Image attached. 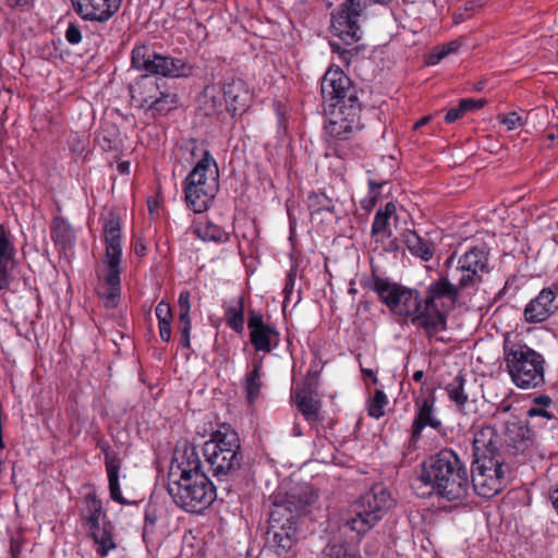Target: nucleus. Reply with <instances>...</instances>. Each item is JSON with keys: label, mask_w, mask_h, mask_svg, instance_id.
<instances>
[{"label": "nucleus", "mask_w": 558, "mask_h": 558, "mask_svg": "<svg viewBox=\"0 0 558 558\" xmlns=\"http://www.w3.org/2000/svg\"><path fill=\"white\" fill-rule=\"evenodd\" d=\"M422 480L450 501L466 497L470 481L469 471L459 454L449 448L429 457L424 462Z\"/></svg>", "instance_id": "obj_1"}, {"label": "nucleus", "mask_w": 558, "mask_h": 558, "mask_svg": "<svg viewBox=\"0 0 558 558\" xmlns=\"http://www.w3.org/2000/svg\"><path fill=\"white\" fill-rule=\"evenodd\" d=\"M464 289V287H459V280L457 283L450 281L448 271L440 272L438 278L432 280L425 288L422 295V308L426 337L432 338L446 329L447 313L456 306L460 291Z\"/></svg>", "instance_id": "obj_2"}, {"label": "nucleus", "mask_w": 558, "mask_h": 558, "mask_svg": "<svg viewBox=\"0 0 558 558\" xmlns=\"http://www.w3.org/2000/svg\"><path fill=\"white\" fill-rule=\"evenodd\" d=\"M203 453L213 475L219 481L233 478L241 469L243 454L238 433L222 424L203 445Z\"/></svg>", "instance_id": "obj_3"}, {"label": "nucleus", "mask_w": 558, "mask_h": 558, "mask_svg": "<svg viewBox=\"0 0 558 558\" xmlns=\"http://www.w3.org/2000/svg\"><path fill=\"white\" fill-rule=\"evenodd\" d=\"M504 363L512 383L520 389H534L545 383V359L521 340H504Z\"/></svg>", "instance_id": "obj_4"}, {"label": "nucleus", "mask_w": 558, "mask_h": 558, "mask_svg": "<svg viewBox=\"0 0 558 558\" xmlns=\"http://www.w3.org/2000/svg\"><path fill=\"white\" fill-rule=\"evenodd\" d=\"M362 109V102L327 109L325 133L329 154L341 159H347L353 154L351 142L355 134L364 128L361 117Z\"/></svg>", "instance_id": "obj_5"}, {"label": "nucleus", "mask_w": 558, "mask_h": 558, "mask_svg": "<svg viewBox=\"0 0 558 558\" xmlns=\"http://www.w3.org/2000/svg\"><path fill=\"white\" fill-rule=\"evenodd\" d=\"M369 289L393 315L408 319L413 326L424 330L422 294L418 290L374 274L369 281Z\"/></svg>", "instance_id": "obj_6"}, {"label": "nucleus", "mask_w": 558, "mask_h": 558, "mask_svg": "<svg viewBox=\"0 0 558 558\" xmlns=\"http://www.w3.org/2000/svg\"><path fill=\"white\" fill-rule=\"evenodd\" d=\"M218 190V166L209 150L205 149L184 180L186 204L194 213L202 214L209 208Z\"/></svg>", "instance_id": "obj_7"}, {"label": "nucleus", "mask_w": 558, "mask_h": 558, "mask_svg": "<svg viewBox=\"0 0 558 558\" xmlns=\"http://www.w3.org/2000/svg\"><path fill=\"white\" fill-rule=\"evenodd\" d=\"M313 502L312 496H301L295 493L287 495L283 502H274L270 512L269 534L278 556L288 554L296 543L295 517Z\"/></svg>", "instance_id": "obj_8"}, {"label": "nucleus", "mask_w": 558, "mask_h": 558, "mask_svg": "<svg viewBox=\"0 0 558 558\" xmlns=\"http://www.w3.org/2000/svg\"><path fill=\"white\" fill-rule=\"evenodd\" d=\"M393 502L387 487L383 484H375L369 492L350 506L344 525L357 535H365L384 518Z\"/></svg>", "instance_id": "obj_9"}, {"label": "nucleus", "mask_w": 558, "mask_h": 558, "mask_svg": "<svg viewBox=\"0 0 558 558\" xmlns=\"http://www.w3.org/2000/svg\"><path fill=\"white\" fill-rule=\"evenodd\" d=\"M130 94L132 100L153 117L166 116L177 108V93L161 78L144 75L131 86Z\"/></svg>", "instance_id": "obj_10"}, {"label": "nucleus", "mask_w": 558, "mask_h": 558, "mask_svg": "<svg viewBox=\"0 0 558 558\" xmlns=\"http://www.w3.org/2000/svg\"><path fill=\"white\" fill-rule=\"evenodd\" d=\"M168 493L173 502L186 512L199 513L217 498L216 487L206 474L168 484Z\"/></svg>", "instance_id": "obj_11"}, {"label": "nucleus", "mask_w": 558, "mask_h": 558, "mask_svg": "<svg viewBox=\"0 0 558 558\" xmlns=\"http://www.w3.org/2000/svg\"><path fill=\"white\" fill-rule=\"evenodd\" d=\"M513 464L508 458L472 461L471 474L474 492L483 498H492L510 483Z\"/></svg>", "instance_id": "obj_12"}, {"label": "nucleus", "mask_w": 558, "mask_h": 558, "mask_svg": "<svg viewBox=\"0 0 558 558\" xmlns=\"http://www.w3.org/2000/svg\"><path fill=\"white\" fill-rule=\"evenodd\" d=\"M102 239L105 255L102 257V270L100 281L121 284L122 262V233L120 217L110 213L102 222Z\"/></svg>", "instance_id": "obj_13"}, {"label": "nucleus", "mask_w": 558, "mask_h": 558, "mask_svg": "<svg viewBox=\"0 0 558 558\" xmlns=\"http://www.w3.org/2000/svg\"><path fill=\"white\" fill-rule=\"evenodd\" d=\"M320 92L328 108L361 102V90L339 65H330L320 82Z\"/></svg>", "instance_id": "obj_14"}, {"label": "nucleus", "mask_w": 558, "mask_h": 558, "mask_svg": "<svg viewBox=\"0 0 558 558\" xmlns=\"http://www.w3.org/2000/svg\"><path fill=\"white\" fill-rule=\"evenodd\" d=\"M504 452L512 464L525 463L535 453V438L531 429L521 422L507 421L504 430Z\"/></svg>", "instance_id": "obj_15"}, {"label": "nucleus", "mask_w": 558, "mask_h": 558, "mask_svg": "<svg viewBox=\"0 0 558 558\" xmlns=\"http://www.w3.org/2000/svg\"><path fill=\"white\" fill-rule=\"evenodd\" d=\"M414 417L411 424L410 445L416 447L422 438L425 427H430L441 433L445 427L441 420L436 414V396L433 389H420V395L414 397Z\"/></svg>", "instance_id": "obj_16"}, {"label": "nucleus", "mask_w": 558, "mask_h": 558, "mask_svg": "<svg viewBox=\"0 0 558 558\" xmlns=\"http://www.w3.org/2000/svg\"><path fill=\"white\" fill-rule=\"evenodd\" d=\"M362 14L361 0H345L339 9L332 13L331 31L347 44H352L361 38L359 17Z\"/></svg>", "instance_id": "obj_17"}, {"label": "nucleus", "mask_w": 558, "mask_h": 558, "mask_svg": "<svg viewBox=\"0 0 558 558\" xmlns=\"http://www.w3.org/2000/svg\"><path fill=\"white\" fill-rule=\"evenodd\" d=\"M454 270L460 274L459 287H477L482 283L483 276L489 272L488 252L485 247L470 248L459 258Z\"/></svg>", "instance_id": "obj_18"}, {"label": "nucleus", "mask_w": 558, "mask_h": 558, "mask_svg": "<svg viewBox=\"0 0 558 558\" xmlns=\"http://www.w3.org/2000/svg\"><path fill=\"white\" fill-rule=\"evenodd\" d=\"M194 474H205L196 447L187 441L178 445L168 472V484L193 477Z\"/></svg>", "instance_id": "obj_19"}, {"label": "nucleus", "mask_w": 558, "mask_h": 558, "mask_svg": "<svg viewBox=\"0 0 558 558\" xmlns=\"http://www.w3.org/2000/svg\"><path fill=\"white\" fill-rule=\"evenodd\" d=\"M472 461L485 462L489 459L507 458L504 452L502 437L492 425L475 429L472 440Z\"/></svg>", "instance_id": "obj_20"}, {"label": "nucleus", "mask_w": 558, "mask_h": 558, "mask_svg": "<svg viewBox=\"0 0 558 558\" xmlns=\"http://www.w3.org/2000/svg\"><path fill=\"white\" fill-rule=\"evenodd\" d=\"M247 327L250 329V341L256 351L269 353L279 345V331L264 322L262 313L250 310Z\"/></svg>", "instance_id": "obj_21"}, {"label": "nucleus", "mask_w": 558, "mask_h": 558, "mask_svg": "<svg viewBox=\"0 0 558 558\" xmlns=\"http://www.w3.org/2000/svg\"><path fill=\"white\" fill-rule=\"evenodd\" d=\"M122 0H70L73 11L86 22L107 23L116 15Z\"/></svg>", "instance_id": "obj_22"}, {"label": "nucleus", "mask_w": 558, "mask_h": 558, "mask_svg": "<svg viewBox=\"0 0 558 558\" xmlns=\"http://www.w3.org/2000/svg\"><path fill=\"white\" fill-rule=\"evenodd\" d=\"M15 255L14 236L9 228L0 223V291L2 292L9 291L14 281Z\"/></svg>", "instance_id": "obj_23"}, {"label": "nucleus", "mask_w": 558, "mask_h": 558, "mask_svg": "<svg viewBox=\"0 0 558 558\" xmlns=\"http://www.w3.org/2000/svg\"><path fill=\"white\" fill-rule=\"evenodd\" d=\"M557 288H544L536 298L532 299L525 306L524 318L527 323H543L557 310Z\"/></svg>", "instance_id": "obj_24"}, {"label": "nucleus", "mask_w": 558, "mask_h": 558, "mask_svg": "<svg viewBox=\"0 0 558 558\" xmlns=\"http://www.w3.org/2000/svg\"><path fill=\"white\" fill-rule=\"evenodd\" d=\"M98 448L105 456V465L109 482L110 498L120 505H126L128 500L122 496L119 483L121 459L117 452L111 450L110 445L105 440L98 441Z\"/></svg>", "instance_id": "obj_25"}, {"label": "nucleus", "mask_w": 558, "mask_h": 558, "mask_svg": "<svg viewBox=\"0 0 558 558\" xmlns=\"http://www.w3.org/2000/svg\"><path fill=\"white\" fill-rule=\"evenodd\" d=\"M220 90L226 104V110L231 116H235L239 111H243L245 109L247 88L242 80L232 78L231 81L226 82Z\"/></svg>", "instance_id": "obj_26"}, {"label": "nucleus", "mask_w": 558, "mask_h": 558, "mask_svg": "<svg viewBox=\"0 0 558 558\" xmlns=\"http://www.w3.org/2000/svg\"><path fill=\"white\" fill-rule=\"evenodd\" d=\"M161 54L154 51L150 47L146 45H136L131 54V63L132 68L146 72L150 75H156L158 68V59H160Z\"/></svg>", "instance_id": "obj_27"}, {"label": "nucleus", "mask_w": 558, "mask_h": 558, "mask_svg": "<svg viewBox=\"0 0 558 558\" xmlns=\"http://www.w3.org/2000/svg\"><path fill=\"white\" fill-rule=\"evenodd\" d=\"M401 241L409 252L421 259L428 262L434 256L433 244L421 238L415 231L407 229L401 233Z\"/></svg>", "instance_id": "obj_28"}, {"label": "nucleus", "mask_w": 558, "mask_h": 558, "mask_svg": "<svg viewBox=\"0 0 558 558\" xmlns=\"http://www.w3.org/2000/svg\"><path fill=\"white\" fill-rule=\"evenodd\" d=\"M87 534L93 538L96 553L101 557L117 547L113 541V525L110 522L104 521L101 525L87 530Z\"/></svg>", "instance_id": "obj_29"}, {"label": "nucleus", "mask_w": 558, "mask_h": 558, "mask_svg": "<svg viewBox=\"0 0 558 558\" xmlns=\"http://www.w3.org/2000/svg\"><path fill=\"white\" fill-rule=\"evenodd\" d=\"M192 72V66L182 58L162 56L158 59L156 75L168 77L187 76Z\"/></svg>", "instance_id": "obj_30"}, {"label": "nucleus", "mask_w": 558, "mask_h": 558, "mask_svg": "<svg viewBox=\"0 0 558 558\" xmlns=\"http://www.w3.org/2000/svg\"><path fill=\"white\" fill-rule=\"evenodd\" d=\"M397 207L392 202H388L384 208H379L372 223V235L378 240L391 236L389 220L396 214Z\"/></svg>", "instance_id": "obj_31"}, {"label": "nucleus", "mask_w": 558, "mask_h": 558, "mask_svg": "<svg viewBox=\"0 0 558 558\" xmlns=\"http://www.w3.org/2000/svg\"><path fill=\"white\" fill-rule=\"evenodd\" d=\"M294 399L298 409L304 415L306 421L315 422L318 420L320 402L311 390L305 388L298 389L295 391Z\"/></svg>", "instance_id": "obj_32"}, {"label": "nucleus", "mask_w": 558, "mask_h": 558, "mask_svg": "<svg viewBox=\"0 0 558 558\" xmlns=\"http://www.w3.org/2000/svg\"><path fill=\"white\" fill-rule=\"evenodd\" d=\"M192 228L193 233L203 241L225 243L230 239V234L227 231L209 220L199 219L194 222Z\"/></svg>", "instance_id": "obj_33"}, {"label": "nucleus", "mask_w": 558, "mask_h": 558, "mask_svg": "<svg viewBox=\"0 0 558 558\" xmlns=\"http://www.w3.org/2000/svg\"><path fill=\"white\" fill-rule=\"evenodd\" d=\"M86 508L83 511L82 520L83 526L87 530L101 525V517L105 519L106 514L102 511V502L94 493H89L85 497Z\"/></svg>", "instance_id": "obj_34"}, {"label": "nucleus", "mask_w": 558, "mask_h": 558, "mask_svg": "<svg viewBox=\"0 0 558 558\" xmlns=\"http://www.w3.org/2000/svg\"><path fill=\"white\" fill-rule=\"evenodd\" d=\"M262 361H255L252 365V369L246 374L244 379V389L246 392L247 401L253 404L260 395L262 388Z\"/></svg>", "instance_id": "obj_35"}, {"label": "nucleus", "mask_w": 558, "mask_h": 558, "mask_svg": "<svg viewBox=\"0 0 558 558\" xmlns=\"http://www.w3.org/2000/svg\"><path fill=\"white\" fill-rule=\"evenodd\" d=\"M51 239L62 250L71 246L74 233L70 223L62 217H54L51 223Z\"/></svg>", "instance_id": "obj_36"}, {"label": "nucleus", "mask_w": 558, "mask_h": 558, "mask_svg": "<svg viewBox=\"0 0 558 558\" xmlns=\"http://www.w3.org/2000/svg\"><path fill=\"white\" fill-rule=\"evenodd\" d=\"M465 381V377L460 373L445 387L449 400L454 403L458 411H463L469 401V396L464 390Z\"/></svg>", "instance_id": "obj_37"}, {"label": "nucleus", "mask_w": 558, "mask_h": 558, "mask_svg": "<svg viewBox=\"0 0 558 558\" xmlns=\"http://www.w3.org/2000/svg\"><path fill=\"white\" fill-rule=\"evenodd\" d=\"M121 290L120 283H107L106 281L99 280L96 287V294L101 300L105 307L116 308L120 302Z\"/></svg>", "instance_id": "obj_38"}, {"label": "nucleus", "mask_w": 558, "mask_h": 558, "mask_svg": "<svg viewBox=\"0 0 558 558\" xmlns=\"http://www.w3.org/2000/svg\"><path fill=\"white\" fill-rule=\"evenodd\" d=\"M306 204L312 217L323 213L332 214L335 209L332 198L327 196L324 192L310 193Z\"/></svg>", "instance_id": "obj_39"}, {"label": "nucleus", "mask_w": 558, "mask_h": 558, "mask_svg": "<svg viewBox=\"0 0 558 558\" xmlns=\"http://www.w3.org/2000/svg\"><path fill=\"white\" fill-rule=\"evenodd\" d=\"M95 141L102 150L110 151L118 148L119 130L114 124L105 123L96 134Z\"/></svg>", "instance_id": "obj_40"}, {"label": "nucleus", "mask_w": 558, "mask_h": 558, "mask_svg": "<svg viewBox=\"0 0 558 558\" xmlns=\"http://www.w3.org/2000/svg\"><path fill=\"white\" fill-rule=\"evenodd\" d=\"M225 318L227 325L238 333L244 330V298L240 296L235 305L226 308Z\"/></svg>", "instance_id": "obj_41"}, {"label": "nucleus", "mask_w": 558, "mask_h": 558, "mask_svg": "<svg viewBox=\"0 0 558 558\" xmlns=\"http://www.w3.org/2000/svg\"><path fill=\"white\" fill-rule=\"evenodd\" d=\"M205 97H206V114H221L223 109H226V104L223 100V96L221 95L220 88L216 86H207L205 88Z\"/></svg>", "instance_id": "obj_42"}, {"label": "nucleus", "mask_w": 558, "mask_h": 558, "mask_svg": "<svg viewBox=\"0 0 558 558\" xmlns=\"http://www.w3.org/2000/svg\"><path fill=\"white\" fill-rule=\"evenodd\" d=\"M388 398L381 389H376L367 401V413L371 417L380 418L385 415Z\"/></svg>", "instance_id": "obj_43"}, {"label": "nucleus", "mask_w": 558, "mask_h": 558, "mask_svg": "<svg viewBox=\"0 0 558 558\" xmlns=\"http://www.w3.org/2000/svg\"><path fill=\"white\" fill-rule=\"evenodd\" d=\"M191 317L190 314H179L178 316V331L180 333V345L184 349L191 347Z\"/></svg>", "instance_id": "obj_44"}, {"label": "nucleus", "mask_w": 558, "mask_h": 558, "mask_svg": "<svg viewBox=\"0 0 558 558\" xmlns=\"http://www.w3.org/2000/svg\"><path fill=\"white\" fill-rule=\"evenodd\" d=\"M460 48V43L457 40L447 43L442 46L437 47L434 52L429 56V64H436L450 53L456 52Z\"/></svg>", "instance_id": "obj_45"}, {"label": "nucleus", "mask_w": 558, "mask_h": 558, "mask_svg": "<svg viewBox=\"0 0 558 558\" xmlns=\"http://www.w3.org/2000/svg\"><path fill=\"white\" fill-rule=\"evenodd\" d=\"M325 558H362L349 550L343 544L328 545L325 549Z\"/></svg>", "instance_id": "obj_46"}, {"label": "nucleus", "mask_w": 558, "mask_h": 558, "mask_svg": "<svg viewBox=\"0 0 558 558\" xmlns=\"http://www.w3.org/2000/svg\"><path fill=\"white\" fill-rule=\"evenodd\" d=\"M64 37L70 45H78L82 41L81 27L74 22L69 23Z\"/></svg>", "instance_id": "obj_47"}, {"label": "nucleus", "mask_w": 558, "mask_h": 558, "mask_svg": "<svg viewBox=\"0 0 558 558\" xmlns=\"http://www.w3.org/2000/svg\"><path fill=\"white\" fill-rule=\"evenodd\" d=\"M527 416L529 417H542L546 418L548 421H557V417L554 415L551 411H549L547 408L543 407H532L527 410Z\"/></svg>", "instance_id": "obj_48"}, {"label": "nucleus", "mask_w": 558, "mask_h": 558, "mask_svg": "<svg viewBox=\"0 0 558 558\" xmlns=\"http://www.w3.org/2000/svg\"><path fill=\"white\" fill-rule=\"evenodd\" d=\"M501 122L509 131L515 130L523 124L522 118L514 111L508 113Z\"/></svg>", "instance_id": "obj_49"}, {"label": "nucleus", "mask_w": 558, "mask_h": 558, "mask_svg": "<svg viewBox=\"0 0 558 558\" xmlns=\"http://www.w3.org/2000/svg\"><path fill=\"white\" fill-rule=\"evenodd\" d=\"M155 313L158 320L172 319L171 306L163 300L157 304Z\"/></svg>", "instance_id": "obj_50"}, {"label": "nucleus", "mask_w": 558, "mask_h": 558, "mask_svg": "<svg viewBox=\"0 0 558 558\" xmlns=\"http://www.w3.org/2000/svg\"><path fill=\"white\" fill-rule=\"evenodd\" d=\"M190 299H191V293L187 290H184L179 294V299H178L179 314H184V315L190 314V311H191Z\"/></svg>", "instance_id": "obj_51"}, {"label": "nucleus", "mask_w": 558, "mask_h": 558, "mask_svg": "<svg viewBox=\"0 0 558 558\" xmlns=\"http://www.w3.org/2000/svg\"><path fill=\"white\" fill-rule=\"evenodd\" d=\"M159 336L163 342H169L171 339V319L158 320Z\"/></svg>", "instance_id": "obj_52"}, {"label": "nucleus", "mask_w": 558, "mask_h": 558, "mask_svg": "<svg viewBox=\"0 0 558 558\" xmlns=\"http://www.w3.org/2000/svg\"><path fill=\"white\" fill-rule=\"evenodd\" d=\"M459 105L461 106L462 110H464V112H468V111H473V110L482 108L485 105V100H483V99L475 100V99H471V98H465V99L460 100Z\"/></svg>", "instance_id": "obj_53"}, {"label": "nucleus", "mask_w": 558, "mask_h": 558, "mask_svg": "<svg viewBox=\"0 0 558 558\" xmlns=\"http://www.w3.org/2000/svg\"><path fill=\"white\" fill-rule=\"evenodd\" d=\"M464 114V110H462L461 106L459 105L457 108H451L447 111L445 121L446 123L451 124L462 118Z\"/></svg>", "instance_id": "obj_54"}, {"label": "nucleus", "mask_w": 558, "mask_h": 558, "mask_svg": "<svg viewBox=\"0 0 558 558\" xmlns=\"http://www.w3.org/2000/svg\"><path fill=\"white\" fill-rule=\"evenodd\" d=\"M294 284H295V274H293L292 271H290L288 275H287V278H286V283H284V288H283V292L286 294V301L289 300L291 293L293 292V289H294Z\"/></svg>", "instance_id": "obj_55"}, {"label": "nucleus", "mask_w": 558, "mask_h": 558, "mask_svg": "<svg viewBox=\"0 0 558 558\" xmlns=\"http://www.w3.org/2000/svg\"><path fill=\"white\" fill-rule=\"evenodd\" d=\"M133 247H134V253L137 256L146 255L147 247H146V244H145V242H144V240L142 238L136 236V238L133 239Z\"/></svg>", "instance_id": "obj_56"}, {"label": "nucleus", "mask_w": 558, "mask_h": 558, "mask_svg": "<svg viewBox=\"0 0 558 558\" xmlns=\"http://www.w3.org/2000/svg\"><path fill=\"white\" fill-rule=\"evenodd\" d=\"M551 399L548 396L542 395L534 399V405L533 407H543L548 408L551 404Z\"/></svg>", "instance_id": "obj_57"}, {"label": "nucleus", "mask_w": 558, "mask_h": 558, "mask_svg": "<svg viewBox=\"0 0 558 558\" xmlns=\"http://www.w3.org/2000/svg\"><path fill=\"white\" fill-rule=\"evenodd\" d=\"M117 169L121 174H128L130 172V162L121 161L118 163Z\"/></svg>", "instance_id": "obj_58"}, {"label": "nucleus", "mask_w": 558, "mask_h": 558, "mask_svg": "<svg viewBox=\"0 0 558 558\" xmlns=\"http://www.w3.org/2000/svg\"><path fill=\"white\" fill-rule=\"evenodd\" d=\"M361 371H362V374L364 377H369L372 379L373 384H377L378 379L373 369L362 368Z\"/></svg>", "instance_id": "obj_59"}, {"label": "nucleus", "mask_w": 558, "mask_h": 558, "mask_svg": "<svg viewBox=\"0 0 558 558\" xmlns=\"http://www.w3.org/2000/svg\"><path fill=\"white\" fill-rule=\"evenodd\" d=\"M432 117L430 116H425L423 118H421L418 121H416L413 125V129L414 130H417L420 129L421 126L423 125H426L429 121H430Z\"/></svg>", "instance_id": "obj_60"}, {"label": "nucleus", "mask_w": 558, "mask_h": 558, "mask_svg": "<svg viewBox=\"0 0 558 558\" xmlns=\"http://www.w3.org/2000/svg\"><path fill=\"white\" fill-rule=\"evenodd\" d=\"M7 3L11 7V8H16V7H23V5H26L28 3V0H7Z\"/></svg>", "instance_id": "obj_61"}, {"label": "nucleus", "mask_w": 558, "mask_h": 558, "mask_svg": "<svg viewBox=\"0 0 558 558\" xmlns=\"http://www.w3.org/2000/svg\"><path fill=\"white\" fill-rule=\"evenodd\" d=\"M423 377H424V372H423V371H416V372H414V374H413V380H414V381H417V383H418V381H421V380H422V378H423Z\"/></svg>", "instance_id": "obj_62"}, {"label": "nucleus", "mask_w": 558, "mask_h": 558, "mask_svg": "<svg viewBox=\"0 0 558 558\" xmlns=\"http://www.w3.org/2000/svg\"><path fill=\"white\" fill-rule=\"evenodd\" d=\"M145 521H146L147 523H149V524L154 525V524H155V522H156V519H155L154 517H151L148 512H146V514H145Z\"/></svg>", "instance_id": "obj_63"}, {"label": "nucleus", "mask_w": 558, "mask_h": 558, "mask_svg": "<svg viewBox=\"0 0 558 558\" xmlns=\"http://www.w3.org/2000/svg\"><path fill=\"white\" fill-rule=\"evenodd\" d=\"M548 138L554 141L558 140V124L556 125V132L548 135Z\"/></svg>", "instance_id": "obj_64"}]
</instances>
